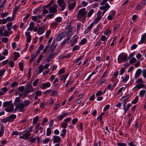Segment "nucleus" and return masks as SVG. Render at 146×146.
<instances>
[{"label":"nucleus","mask_w":146,"mask_h":146,"mask_svg":"<svg viewBox=\"0 0 146 146\" xmlns=\"http://www.w3.org/2000/svg\"><path fill=\"white\" fill-rule=\"evenodd\" d=\"M126 88V87H122L120 88L119 90H118L117 94L116 95H119L120 93H121L122 91L123 90H124Z\"/></svg>","instance_id":"nucleus-38"},{"label":"nucleus","mask_w":146,"mask_h":146,"mask_svg":"<svg viewBox=\"0 0 146 146\" xmlns=\"http://www.w3.org/2000/svg\"><path fill=\"white\" fill-rule=\"evenodd\" d=\"M101 18H102V16H98L97 17L94 19V22L95 23H97L100 20V19H101Z\"/></svg>","instance_id":"nucleus-29"},{"label":"nucleus","mask_w":146,"mask_h":146,"mask_svg":"<svg viewBox=\"0 0 146 146\" xmlns=\"http://www.w3.org/2000/svg\"><path fill=\"white\" fill-rule=\"evenodd\" d=\"M27 90L24 91V92L20 96H23L22 98H24L25 97L27 96V94L28 93L33 92L34 91V89L33 88L32 86L30 84L28 83L25 86Z\"/></svg>","instance_id":"nucleus-2"},{"label":"nucleus","mask_w":146,"mask_h":146,"mask_svg":"<svg viewBox=\"0 0 146 146\" xmlns=\"http://www.w3.org/2000/svg\"><path fill=\"white\" fill-rule=\"evenodd\" d=\"M24 106H27L30 104V102L28 100H26L24 101L23 103Z\"/></svg>","instance_id":"nucleus-33"},{"label":"nucleus","mask_w":146,"mask_h":146,"mask_svg":"<svg viewBox=\"0 0 146 146\" xmlns=\"http://www.w3.org/2000/svg\"><path fill=\"white\" fill-rule=\"evenodd\" d=\"M87 42V40L86 38H84L80 41V44L81 45L84 44Z\"/></svg>","instance_id":"nucleus-42"},{"label":"nucleus","mask_w":146,"mask_h":146,"mask_svg":"<svg viewBox=\"0 0 146 146\" xmlns=\"http://www.w3.org/2000/svg\"><path fill=\"white\" fill-rule=\"evenodd\" d=\"M138 96H136L134 99L131 102V103L133 104H136L138 101Z\"/></svg>","instance_id":"nucleus-45"},{"label":"nucleus","mask_w":146,"mask_h":146,"mask_svg":"<svg viewBox=\"0 0 146 146\" xmlns=\"http://www.w3.org/2000/svg\"><path fill=\"white\" fill-rule=\"evenodd\" d=\"M57 5H54L52 6L49 7L48 8L50 13L54 14L57 12Z\"/></svg>","instance_id":"nucleus-6"},{"label":"nucleus","mask_w":146,"mask_h":146,"mask_svg":"<svg viewBox=\"0 0 146 146\" xmlns=\"http://www.w3.org/2000/svg\"><path fill=\"white\" fill-rule=\"evenodd\" d=\"M78 120V119L77 118L73 119L72 121V124L74 125H75L77 122Z\"/></svg>","instance_id":"nucleus-57"},{"label":"nucleus","mask_w":146,"mask_h":146,"mask_svg":"<svg viewBox=\"0 0 146 146\" xmlns=\"http://www.w3.org/2000/svg\"><path fill=\"white\" fill-rule=\"evenodd\" d=\"M53 139L54 143H59L61 140V139L59 136L56 135L54 136Z\"/></svg>","instance_id":"nucleus-11"},{"label":"nucleus","mask_w":146,"mask_h":146,"mask_svg":"<svg viewBox=\"0 0 146 146\" xmlns=\"http://www.w3.org/2000/svg\"><path fill=\"white\" fill-rule=\"evenodd\" d=\"M12 22L8 23L7 24V30L8 31H11L12 28Z\"/></svg>","instance_id":"nucleus-30"},{"label":"nucleus","mask_w":146,"mask_h":146,"mask_svg":"<svg viewBox=\"0 0 146 146\" xmlns=\"http://www.w3.org/2000/svg\"><path fill=\"white\" fill-rule=\"evenodd\" d=\"M110 6L109 5L108 3H106L105 5H102V6L100 7V9L101 10H105L107 11L108 9L110 8Z\"/></svg>","instance_id":"nucleus-13"},{"label":"nucleus","mask_w":146,"mask_h":146,"mask_svg":"<svg viewBox=\"0 0 146 146\" xmlns=\"http://www.w3.org/2000/svg\"><path fill=\"white\" fill-rule=\"evenodd\" d=\"M146 92V91L144 90H141L139 93V97H141L143 96L144 94Z\"/></svg>","instance_id":"nucleus-35"},{"label":"nucleus","mask_w":146,"mask_h":146,"mask_svg":"<svg viewBox=\"0 0 146 146\" xmlns=\"http://www.w3.org/2000/svg\"><path fill=\"white\" fill-rule=\"evenodd\" d=\"M70 38V36H68L67 38L66 39L64 40L61 43V45H64L65 43L67 41L69 40Z\"/></svg>","instance_id":"nucleus-50"},{"label":"nucleus","mask_w":146,"mask_h":146,"mask_svg":"<svg viewBox=\"0 0 146 146\" xmlns=\"http://www.w3.org/2000/svg\"><path fill=\"white\" fill-rule=\"evenodd\" d=\"M50 86L51 84L50 82H48L43 84H42V86L40 87V88L43 89L50 87Z\"/></svg>","instance_id":"nucleus-15"},{"label":"nucleus","mask_w":146,"mask_h":146,"mask_svg":"<svg viewBox=\"0 0 146 146\" xmlns=\"http://www.w3.org/2000/svg\"><path fill=\"white\" fill-rule=\"evenodd\" d=\"M68 31L66 32V34L67 37L68 36H70V35L72 34V29H68Z\"/></svg>","instance_id":"nucleus-61"},{"label":"nucleus","mask_w":146,"mask_h":146,"mask_svg":"<svg viewBox=\"0 0 146 146\" xmlns=\"http://www.w3.org/2000/svg\"><path fill=\"white\" fill-rule=\"evenodd\" d=\"M54 2V1L53 0H51L49 3L45 6V7L46 8H48V7H50V6Z\"/></svg>","instance_id":"nucleus-54"},{"label":"nucleus","mask_w":146,"mask_h":146,"mask_svg":"<svg viewBox=\"0 0 146 146\" xmlns=\"http://www.w3.org/2000/svg\"><path fill=\"white\" fill-rule=\"evenodd\" d=\"M94 12V9H92L90 10L88 12V17H90L93 14Z\"/></svg>","instance_id":"nucleus-34"},{"label":"nucleus","mask_w":146,"mask_h":146,"mask_svg":"<svg viewBox=\"0 0 146 146\" xmlns=\"http://www.w3.org/2000/svg\"><path fill=\"white\" fill-rule=\"evenodd\" d=\"M144 40L146 41V33L142 35L141 40L140 42H138V44H142L144 42Z\"/></svg>","instance_id":"nucleus-17"},{"label":"nucleus","mask_w":146,"mask_h":146,"mask_svg":"<svg viewBox=\"0 0 146 146\" xmlns=\"http://www.w3.org/2000/svg\"><path fill=\"white\" fill-rule=\"evenodd\" d=\"M18 84L17 82H15L11 84V86L12 88H13L16 86Z\"/></svg>","instance_id":"nucleus-59"},{"label":"nucleus","mask_w":146,"mask_h":146,"mask_svg":"<svg viewBox=\"0 0 146 146\" xmlns=\"http://www.w3.org/2000/svg\"><path fill=\"white\" fill-rule=\"evenodd\" d=\"M39 80L38 78L36 79L33 83V85L34 86H36L37 83L39 81Z\"/></svg>","instance_id":"nucleus-60"},{"label":"nucleus","mask_w":146,"mask_h":146,"mask_svg":"<svg viewBox=\"0 0 146 146\" xmlns=\"http://www.w3.org/2000/svg\"><path fill=\"white\" fill-rule=\"evenodd\" d=\"M116 14V12L113 10L111 11L107 17V19L109 21H111L113 19Z\"/></svg>","instance_id":"nucleus-7"},{"label":"nucleus","mask_w":146,"mask_h":146,"mask_svg":"<svg viewBox=\"0 0 146 146\" xmlns=\"http://www.w3.org/2000/svg\"><path fill=\"white\" fill-rule=\"evenodd\" d=\"M55 54V53H53L48 55L46 59L47 62H49L54 57Z\"/></svg>","instance_id":"nucleus-21"},{"label":"nucleus","mask_w":146,"mask_h":146,"mask_svg":"<svg viewBox=\"0 0 146 146\" xmlns=\"http://www.w3.org/2000/svg\"><path fill=\"white\" fill-rule=\"evenodd\" d=\"M50 46V44H47V45L45 46V48L43 50V52L44 53H45L48 49L49 48Z\"/></svg>","instance_id":"nucleus-58"},{"label":"nucleus","mask_w":146,"mask_h":146,"mask_svg":"<svg viewBox=\"0 0 146 146\" xmlns=\"http://www.w3.org/2000/svg\"><path fill=\"white\" fill-rule=\"evenodd\" d=\"M64 33L61 34L59 35L56 38V40L57 41L60 40L64 36Z\"/></svg>","instance_id":"nucleus-27"},{"label":"nucleus","mask_w":146,"mask_h":146,"mask_svg":"<svg viewBox=\"0 0 146 146\" xmlns=\"http://www.w3.org/2000/svg\"><path fill=\"white\" fill-rule=\"evenodd\" d=\"M68 74H66L63 75L60 80H63L64 81V82H65L66 78L68 76Z\"/></svg>","instance_id":"nucleus-37"},{"label":"nucleus","mask_w":146,"mask_h":146,"mask_svg":"<svg viewBox=\"0 0 146 146\" xmlns=\"http://www.w3.org/2000/svg\"><path fill=\"white\" fill-rule=\"evenodd\" d=\"M39 117L38 116H36L34 117L33 120V124H35L36 123H37V121L39 119Z\"/></svg>","instance_id":"nucleus-41"},{"label":"nucleus","mask_w":146,"mask_h":146,"mask_svg":"<svg viewBox=\"0 0 146 146\" xmlns=\"http://www.w3.org/2000/svg\"><path fill=\"white\" fill-rule=\"evenodd\" d=\"M100 26V24H99L97 26V27L95 29L93 33H95L96 35H98L100 33V31H99V28Z\"/></svg>","instance_id":"nucleus-23"},{"label":"nucleus","mask_w":146,"mask_h":146,"mask_svg":"<svg viewBox=\"0 0 146 146\" xmlns=\"http://www.w3.org/2000/svg\"><path fill=\"white\" fill-rule=\"evenodd\" d=\"M145 86V85L142 83L138 84L136 85L135 87L137 89H139L141 88L144 87Z\"/></svg>","instance_id":"nucleus-26"},{"label":"nucleus","mask_w":146,"mask_h":146,"mask_svg":"<svg viewBox=\"0 0 146 146\" xmlns=\"http://www.w3.org/2000/svg\"><path fill=\"white\" fill-rule=\"evenodd\" d=\"M103 94L102 91H99L96 94V95L97 96H100Z\"/></svg>","instance_id":"nucleus-62"},{"label":"nucleus","mask_w":146,"mask_h":146,"mask_svg":"<svg viewBox=\"0 0 146 146\" xmlns=\"http://www.w3.org/2000/svg\"><path fill=\"white\" fill-rule=\"evenodd\" d=\"M131 106V105L129 103L128 104L126 108H123L124 109L125 114L126 113V112L128 110L129 108Z\"/></svg>","instance_id":"nucleus-39"},{"label":"nucleus","mask_w":146,"mask_h":146,"mask_svg":"<svg viewBox=\"0 0 146 146\" xmlns=\"http://www.w3.org/2000/svg\"><path fill=\"white\" fill-rule=\"evenodd\" d=\"M40 123H38L35 127V133H36L38 132L39 129H42V127L40 126Z\"/></svg>","instance_id":"nucleus-18"},{"label":"nucleus","mask_w":146,"mask_h":146,"mask_svg":"<svg viewBox=\"0 0 146 146\" xmlns=\"http://www.w3.org/2000/svg\"><path fill=\"white\" fill-rule=\"evenodd\" d=\"M46 25H44L42 27H39L37 31V33L38 35H41L43 33L45 30Z\"/></svg>","instance_id":"nucleus-8"},{"label":"nucleus","mask_w":146,"mask_h":146,"mask_svg":"<svg viewBox=\"0 0 146 146\" xmlns=\"http://www.w3.org/2000/svg\"><path fill=\"white\" fill-rule=\"evenodd\" d=\"M51 128L50 127H48L47 129L46 135L47 136H49L51 134Z\"/></svg>","instance_id":"nucleus-51"},{"label":"nucleus","mask_w":146,"mask_h":146,"mask_svg":"<svg viewBox=\"0 0 146 146\" xmlns=\"http://www.w3.org/2000/svg\"><path fill=\"white\" fill-rule=\"evenodd\" d=\"M34 94H35V95L38 96H40L42 94V92L39 90H37L36 92H35L34 93Z\"/></svg>","instance_id":"nucleus-43"},{"label":"nucleus","mask_w":146,"mask_h":146,"mask_svg":"<svg viewBox=\"0 0 146 146\" xmlns=\"http://www.w3.org/2000/svg\"><path fill=\"white\" fill-rule=\"evenodd\" d=\"M79 127V128L78 129L82 131H83V126L82 125V122L80 123Z\"/></svg>","instance_id":"nucleus-56"},{"label":"nucleus","mask_w":146,"mask_h":146,"mask_svg":"<svg viewBox=\"0 0 146 146\" xmlns=\"http://www.w3.org/2000/svg\"><path fill=\"white\" fill-rule=\"evenodd\" d=\"M58 3L60 6L61 7V11H63L65 8L66 5L65 2L63 1L59 2H58Z\"/></svg>","instance_id":"nucleus-12"},{"label":"nucleus","mask_w":146,"mask_h":146,"mask_svg":"<svg viewBox=\"0 0 146 146\" xmlns=\"http://www.w3.org/2000/svg\"><path fill=\"white\" fill-rule=\"evenodd\" d=\"M136 60V59L135 57H133L129 61V63L130 64H132Z\"/></svg>","instance_id":"nucleus-47"},{"label":"nucleus","mask_w":146,"mask_h":146,"mask_svg":"<svg viewBox=\"0 0 146 146\" xmlns=\"http://www.w3.org/2000/svg\"><path fill=\"white\" fill-rule=\"evenodd\" d=\"M50 140L49 138H46L43 139L42 141V142L44 144H46L48 143Z\"/></svg>","instance_id":"nucleus-52"},{"label":"nucleus","mask_w":146,"mask_h":146,"mask_svg":"<svg viewBox=\"0 0 146 146\" xmlns=\"http://www.w3.org/2000/svg\"><path fill=\"white\" fill-rule=\"evenodd\" d=\"M93 25V23L91 24L84 31V33L87 34L89 32L92 28Z\"/></svg>","instance_id":"nucleus-16"},{"label":"nucleus","mask_w":146,"mask_h":146,"mask_svg":"<svg viewBox=\"0 0 146 146\" xmlns=\"http://www.w3.org/2000/svg\"><path fill=\"white\" fill-rule=\"evenodd\" d=\"M117 145L118 146H126V144L124 143H117Z\"/></svg>","instance_id":"nucleus-63"},{"label":"nucleus","mask_w":146,"mask_h":146,"mask_svg":"<svg viewBox=\"0 0 146 146\" xmlns=\"http://www.w3.org/2000/svg\"><path fill=\"white\" fill-rule=\"evenodd\" d=\"M25 35L27 37V42H30V41L31 40V36L30 35V33L29 32H26L25 33Z\"/></svg>","instance_id":"nucleus-14"},{"label":"nucleus","mask_w":146,"mask_h":146,"mask_svg":"<svg viewBox=\"0 0 146 146\" xmlns=\"http://www.w3.org/2000/svg\"><path fill=\"white\" fill-rule=\"evenodd\" d=\"M66 132V130L65 129H63L62 131V133H60V135L61 136L64 137L65 135Z\"/></svg>","instance_id":"nucleus-46"},{"label":"nucleus","mask_w":146,"mask_h":146,"mask_svg":"<svg viewBox=\"0 0 146 146\" xmlns=\"http://www.w3.org/2000/svg\"><path fill=\"white\" fill-rule=\"evenodd\" d=\"M8 38L7 37H3L2 38V42L6 43L8 41Z\"/></svg>","instance_id":"nucleus-55"},{"label":"nucleus","mask_w":146,"mask_h":146,"mask_svg":"<svg viewBox=\"0 0 146 146\" xmlns=\"http://www.w3.org/2000/svg\"><path fill=\"white\" fill-rule=\"evenodd\" d=\"M87 13L85 8L81 9L79 11L77 15V18L79 19L83 18L85 20L86 18V16Z\"/></svg>","instance_id":"nucleus-3"},{"label":"nucleus","mask_w":146,"mask_h":146,"mask_svg":"<svg viewBox=\"0 0 146 146\" xmlns=\"http://www.w3.org/2000/svg\"><path fill=\"white\" fill-rule=\"evenodd\" d=\"M14 108V106L13 104L9 106L8 107H7L5 109V110L7 112H13Z\"/></svg>","instance_id":"nucleus-10"},{"label":"nucleus","mask_w":146,"mask_h":146,"mask_svg":"<svg viewBox=\"0 0 146 146\" xmlns=\"http://www.w3.org/2000/svg\"><path fill=\"white\" fill-rule=\"evenodd\" d=\"M34 23L33 22H31L29 24V27L28 28L27 30L29 31H32L34 27Z\"/></svg>","instance_id":"nucleus-24"},{"label":"nucleus","mask_w":146,"mask_h":146,"mask_svg":"<svg viewBox=\"0 0 146 146\" xmlns=\"http://www.w3.org/2000/svg\"><path fill=\"white\" fill-rule=\"evenodd\" d=\"M12 101H7L4 102L3 104V106L4 107H8L9 106L11 105L12 103H11Z\"/></svg>","instance_id":"nucleus-25"},{"label":"nucleus","mask_w":146,"mask_h":146,"mask_svg":"<svg viewBox=\"0 0 146 146\" xmlns=\"http://www.w3.org/2000/svg\"><path fill=\"white\" fill-rule=\"evenodd\" d=\"M44 69L42 65H41L39 66V67L38 74H39L41 73L43 71Z\"/></svg>","instance_id":"nucleus-36"},{"label":"nucleus","mask_w":146,"mask_h":146,"mask_svg":"<svg viewBox=\"0 0 146 146\" xmlns=\"http://www.w3.org/2000/svg\"><path fill=\"white\" fill-rule=\"evenodd\" d=\"M67 125V124L65 123L62 122L61 124V127L64 128H66Z\"/></svg>","instance_id":"nucleus-53"},{"label":"nucleus","mask_w":146,"mask_h":146,"mask_svg":"<svg viewBox=\"0 0 146 146\" xmlns=\"http://www.w3.org/2000/svg\"><path fill=\"white\" fill-rule=\"evenodd\" d=\"M142 74L143 76L146 78V69H143L142 72Z\"/></svg>","instance_id":"nucleus-64"},{"label":"nucleus","mask_w":146,"mask_h":146,"mask_svg":"<svg viewBox=\"0 0 146 146\" xmlns=\"http://www.w3.org/2000/svg\"><path fill=\"white\" fill-rule=\"evenodd\" d=\"M57 44L58 43L57 42H55L53 43L52 45L50 48L49 50H50L51 52H53L55 49Z\"/></svg>","instance_id":"nucleus-19"},{"label":"nucleus","mask_w":146,"mask_h":146,"mask_svg":"<svg viewBox=\"0 0 146 146\" xmlns=\"http://www.w3.org/2000/svg\"><path fill=\"white\" fill-rule=\"evenodd\" d=\"M30 135V133L29 131H27L25 134L20 137L23 139H28Z\"/></svg>","instance_id":"nucleus-20"},{"label":"nucleus","mask_w":146,"mask_h":146,"mask_svg":"<svg viewBox=\"0 0 146 146\" xmlns=\"http://www.w3.org/2000/svg\"><path fill=\"white\" fill-rule=\"evenodd\" d=\"M76 3H73L72 4H70L68 3V6L69 7V9L70 10H72L76 6Z\"/></svg>","instance_id":"nucleus-28"},{"label":"nucleus","mask_w":146,"mask_h":146,"mask_svg":"<svg viewBox=\"0 0 146 146\" xmlns=\"http://www.w3.org/2000/svg\"><path fill=\"white\" fill-rule=\"evenodd\" d=\"M58 24L56 22H53L51 24V27L52 28L57 27Z\"/></svg>","instance_id":"nucleus-49"},{"label":"nucleus","mask_w":146,"mask_h":146,"mask_svg":"<svg viewBox=\"0 0 146 146\" xmlns=\"http://www.w3.org/2000/svg\"><path fill=\"white\" fill-rule=\"evenodd\" d=\"M17 116L14 114H12L9 115L8 117H6L2 120V121L5 123L7 122H11L13 121L16 118Z\"/></svg>","instance_id":"nucleus-5"},{"label":"nucleus","mask_w":146,"mask_h":146,"mask_svg":"<svg viewBox=\"0 0 146 146\" xmlns=\"http://www.w3.org/2000/svg\"><path fill=\"white\" fill-rule=\"evenodd\" d=\"M78 38V37L77 35H75L73 36L70 40V42H71L70 46H72L74 44L76 43L77 42Z\"/></svg>","instance_id":"nucleus-9"},{"label":"nucleus","mask_w":146,"mask_h":146,"mask_svg":"<svg viewBox=\"0 0 146 146\" xmlns=\"http://www.w3.org/2000/svg\"><path fill=\"white\" fill-rule=\"evenodd\" d=\"M129 76L128 75H126L125 76L124 78L122 80V82L124 83H125L129 79Z\"/></svg>","instance_id":"nucleus-40"},{"label":"nucleus","mask_w":146,"mask_h":146,"mask_svg":"<svg viewBox=\"0 0 146 146\" xmlns=\"http://www.w3.org/2000/svg\"><path fill=\"white\" fill-rule=\"evenodd\" d=\"M21 99L19 97L16 98L14 102L15 106H17L19 108V110L21 112H24L25 110L24 109L25 107L23 104L20 102Z\"/></svg>","instance_id":"nucleus-1"},{"label":"nucleus","mask_w":146,"mask_h":146,"mask_svg":"<svg viewBox=\"0 0 146 146\" xmlns=\"http://www.w3.org/2000/svg\"><path fill=\"white\" fill-rule=\"evenodd\" d=\"M19 66L20 70L21 71H23V63L22 62H20L19 63Z\"/></svg>","instance_id":"nucleus-44"},{"label":"nucleus","mask_w":146,"mask_h":146,"mask_svg":"<svg viewBox=\"0 0 146 146\" xmlns=\"http://www.w3.org/2000/svg\"><path fill=\"white\" fill-rule=\"evenodd\" d=\"M141 73V70L140 69H138L135 74V78L136 79L139 77Z\"/></svg>","instance_id":"nucleus-22"},{"label":"nucleus","mask_w":146,"mask_h":146,"mask_svg":"<svg viewBox=\"0 0 146 146\" xmlns=\"http://www.w3.org/2000/svg\"><path fill=\"white\" fill-rule=\"evenodd\" d=\"M129 97H127V98H125L123 100V102H122V104H123V108H125V107L127 102V101Z\"/></svg>","instance_id":"nucleus-31"},{"label":"nucleus","mask_w":146,"mask_h":146,"mask_svg":"<svg viewBox=\"0 0 146 146\" xmlns=\"http://www.w3.org/2000/svg\"><path fill=\"white\" fill-rule=\"evenodd\" d=\"M4 128L3 126H1V127L0 130V137H1L4 133Z\"/></svg>","instance_id":"nucleus-48"},{"label":"nucleus","mask_w":146,"mask_h":146,"mask_svg":"<svg viewBox=\"0 0 146 146\" xmlns=\"http://www.w3.org/2000/svg\"><path fill=\"white\" fill-rule=\"evenodd\" d=\"M127 54L125 53H121L119 55L117 60L118 63L120 64L127 61Z\"/></svg>","instance_id":"nucleus-4"},{"label":"nucleus","mask_w":146,"mask_h":146,"mask_svg":"<svg viewBox=\"0 0 146 146\" xmlns=\"http://www.w3.org/2000/svg\"><path fill=\"white\" fill-rule=\"evenodd\" d=\"M62 20V18L60 17H56L55 19V20L56 22L58 25L59 23H60Z\"/></svg>","instance_id":"nucleus-32"}]
</instances>
